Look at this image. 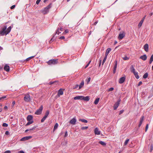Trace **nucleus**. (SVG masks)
<instances>
[{"label": "nucleus", "instance_id": "1", "mask_svg": "<svg viewBox=\"0 0 153 153\" xmlns=\"http://www.w3.org/2000/svg\"><path fill=\"white\" fill-rule=\"evenodd\" d=\"M7 28L6 26H4L2 30L0 31V35L4 36L5 35H6L10 32L11 29V26L9 27L7 29Z\"/></svg>", "mask_w": 153, "mask_h": 153}, {"label": "nucleus", "instance_id": "2", "mask_svg": "<svg viewBox=\"0 0 153 153\" xmlns=\"http://www.w3.org/2000/svg\"><path fill=\"white\" fill-rule=\"evenodd\" d=\"M52 3H51L46 7L44 8L41 10V12L44 14H46L48 13L49 11V9L51 7Z\"/></svg>", "mask_w": 153, "mask_h": 153}, {"label": "nucleus", "instance_id": "3", "mask_svg": "<svg viewBox=\"0 0 153 153\" xmlns=\"http://www.w3.org/2000/svg\"><path fill=\"white\" fill-rule=\"evenodd\" d=\"M27 120L28 122L26 124V126H27L32 124L33 121V117L31 115H29L27 118Z\"/></svg>", "mask_w": 153, "mask_h": 153}, {"label": "nucleus", "instance_id": "4", "mask_svg": "<svg viewBox=\"0 0 153 153\" xmlns=\"http://www.w3.org/2000/svg\"><path fill=\"white\" fill-rule=\"evenodd\" d=\"M58 62V59H53L49 60L48 63L49 65H55Z\"/></svg>", "mask_w": 153, "mask_h": 153}, {"label": "nucleus", "instance_id": "5", "mask_svg": "<svg viewBox=\"0 0 153 153\" xmlns=\"http://www.w3.org/2000/svg\"><path fill=\"white\" fill-rule=\"evenodd\" d=\"M61 24L59 23L58 25V30H57L56 32V34H57L58 35H59V33H61V32H59V30L61 31H62L63 30V28L62 27H61V26H60Z\"/></svg>", "mask_w": 153, "mask_h": 153}, {"label": "nucleus", "instance_id": "6", "mask_svg": "<svg viewBox=\"0 0 153 153\" xmlns=\"http://www.w3.org/2000/svg\"><path fill=\"white\" fill-rule=\"evenodd\" d=\"M43 110V106H41L35 112V114L37 115H39L41 114Z\"/></svg>", "mask_w": 153, "mask_h": 153}, {"label": "nucleus", "instance_id": "7", "mask_svg": "<svg viewBox=\"0 0 153 153\" xmlns=\"http://www.w3.org/2000/svg\"><path fill=\"white\" fill-rule=\"evenodd\" d=\"M24 100L26 102H29L30 100L29 95L28 94L26 95L24 97Z\"/></svg>", "mask_w": 153, "mask_h": 153}, {"label": "nucleus", "instance_id": "8", "mask_svg": "<svg viewBox=\"0 0 153 153\" xmlns=\"http://www.w3.org/2000/svg\"><path fill=\"white\" fill-rule=\"evenodd\" d=\"M120 100H118L116 102L115 104H114V110H116L117 109V108H118V107L119 105V104H120Z\"/></svg>", "mask_w": 153, "mask_h": 153}, {"label": "nucleus", "instance_id": "9", "mask_svg": "<svg viewBox=\"0 0 153 153\" xmlns=\"http://www.w3.org/2000/svg\"><path fill=\"white\" fill-rule=\"evenodd\" d=\"M32 137L31 136H28L25 137H24L21 139L20 140L21 141H25L26 140H27L31 138Z\"/></svg>", "mask_w": 153, "mask_h": 153}, {"label": "nucleus", "instance_id": "10", "mask_svg": "<svg viewBox=\"0 0 153 153\" xmlns=\"http://www.w3.org/2000/svg\"><path fill=\"white\" fill-rule=\"evenodd\" d=\"M125 34L124 32L122 33H120L118 37V39L119 40L122 39L125 36Z\"/></svg>", "mask_w": 153, "mask_h": 153}, {"label": "nucleus", "instance_id": "11", "mask_svg": "<svg viewBox=\"0 0 153 153\" xmlns=\"http://www.w3.org/2000/svg\"><path fill=\"white\" fill-rule=\"evenodd\" d=\"M76 122V117H74L70 121V123L73 125H74L75 124Z\"/></svg>", "mask_w": 153, "mask_h": 153}, {"label": "nucleus", "instance_id": "12", "mask_svg": "<svg viewBox=\"0 0 153 153\" xmlns=\"http://www.w3.org/2000/svg\"><path fill=\"white\" fill-rule=\"evenodd\" d=\"M126 79V77L125 76L121 77L120 78L119 81V82L120 84H122L124 82Z\"/></svg>", "mask_w": 153, "mask_h": 153}, {"label": "nucleus", "instance_id": "13", "mask_svg": "<svg viewBox=\"0 0 153 153\" xmlns=\"http://www.w3.org/2000/svg\"><path fill=\"white\" fill-rule=\"evenodd\" d=\"M94 134H95L99 135L100 134V131L97 128H96L94 130Z\"/></svg>", "mask_w": 153, "mask_h": 153}, {"label": "nucleus", "instance_id": "14", "mask_svg": "<svg viewBox=\"0 0 153 153\" xmlns=\"http://www.w3.org/2000/svg\"><path fill=\"white\" fill-rule=\"evenodd\" d=\"M90 99L89 97V96L84 97L82 96V100L84 101H88Z\"/></svg>", "mask_w": 153, "mask_h": 153}, {"label": "nucleus", "instance_id": "15", "mask_svg": "<svg viewBox=\"0 0 153 153\" xmlns=\"http://www.w3.org/2000/svg\"><path fill=\"white\" fill-rule=\"evenodd\" d=\"M144 117L143 116H142L140 118V123L138 125L139 127H140L141 126V124H142L144 120Z\"/></svg>", "mask_w": 153, "mask_h": 153}, {"label": "nucleus", "instance_id": "16", "mask_svg": "<svg viewBox=\"0 0 153 153\" xmlns=\"http://www.w3.org/2000/svg\"><path fill=\"white\" fill-rule=\"evenodd\" d=\"M144 48L145 51L147 52L149 50V45L147 44H145L144 46Z\"/></svg>", "mask_w": 153, "mask_h": 153}, {"label": "nucleus", "instance_id": "17", "mask_svg": "<svg viewBox=\"0 0 153 153\" xmlns=\"http://www.w3.org/2000/svg\"><path fill=\"white\" fill-rule=\"evenodd\" d=\"M140 58L143 61H145L147 59V57L146 54H144L143 56H141L140 57Z\"/></svg>", "mask_w": 153, "mask_h": 153}, {"label": "nucleus", "instance_id": "18", "mask_svg": "<svg viewBox=\"0 0 153 153\" xmlns=\"http://www.w3.org/2000/svg\"><path fill=\"white\" fill-rule=\"evenodd\" d=\"M4 69L7 72H9L10 70V67L7 65H5L4 67Z\"/></svg>", "mask_w": 153, "mask_h": 153}, {"label": "nucleus", "instance_id": "19", "mask_svg": "<svg viewBox=\"0 0 153 153\" xmlns=\"http://www.w3.org/2000/svg\"><path fill=\"white\" fill-rule=\"evenodd\" d=\"M130 70L134 74L135 73H136V72L135 71V69L134 68V66L133 65H131L130 67Z\"/></svg>", "mask_w": 153, "mask_h": 153}, {"label": "nucleus", "instance_id": "20", "mask_svg": "<svg viewBox=\"0 0 153 153\" xmlns=\"http://www.w3.org/2000/svg\"><path fill=\"white\" fill-rule=\"evenodd\" d=\"M82 96H76L74 98V99L75 100H82Z\"/></svg>", "mask_w": 153, "mask_h": 153}, {"label": "nucleus", "instance_id": "21", "mask_svg": "<svg viewBox=\"0 0 153 153\" xmlns=\"http://www.w3.org/2000/svg\"><path fill=\"white\" fill-rule=\"evenodd\" d=\"M111 51V49L110 48H108L106 51L105 53V56H107L108 55V53H109V52Z\"/></svg>", "mask_w": 153, "mask_h": 153}, {"label": "nucleus", "instance_id": "22", "mask_svg": "<svg viewBox=\"0 0 153 153\" xmlns=\"http://www.w3.org/2000/svg\"><path fill=\"white\" fill-rule=\"evenodd\" d=\"M36 126H34L32 128H31L27 129L25 131V132H26L28 131H31L34 129L35 128H36Z\"/></svg>", "mask_w": 153, "mask_h": 153}, {"label": "nucleus", "instance_id": "23", "mask_svg": "<svg viewBox=\"0 0 153 153\" xmlns=\"http://www.w3.org/2000/svg\"><path fill=\"white\" fill-rule=\"evenodd\" d=\"M84 82L83 81H82L80 83L79 86V89H81L84 85Z\"/></svg>", "mask_w": 153, "mask_h": 153}, {"label": "nucleus", "instance_id": "24", "mask_svg": "<svg viewBox=\"0 0 153 153\" xmlns=\"http://www.w3.org/2000/svg\"><path fill=\"white\" fill-rule=\"evenodd\" d=\"M63 91L61 89H60L58 92V95H62L63 94Z\"/></svg>", "mask_w": 153, "mask_h": 153}, {"label": "nucleus", "instance_id": "25", "mask_svg": "<svg viewBox=\"0 0 153 153\" xmlns=\"http://www.w3.org/2000/svg\"><path fill=\"white\" fill-rule=\"evenodd\" d=\"M100 100V98H97L95 100L94 103L95 105H97L98 104L99 101Z\"/></svg>", "mask_w": 153, "mask_h": 153}, {"label": "nucleus", "instance_id": "26", "mask_svg": "<svg viewBox=\"0 0 153 153\" xmlns=\"http://www.w3.org/2000/svg\"><path fill=\"white\" fill-rule=\"evenodd\" d=\"M99 143L103 146H105L106 145V143L105 142L102 141H100L99 142Z\"/></svg>", "mask_w": 153, "mask_h": 153}, {"label": "nucleus", "instance_id": "27", "mask_svg": "<svg viewBox=\"0 0 153 153\" xmlns=\"http://www.w3.org/2000/svg\"><path fill=\"white\" fill-rule=\"evenodd\" d=\"M79 121H81L82 122L84 123H87L88 122L87 120L84 119H79Z\"/></svg>", "mask_w": 153, "mask_h": 153}, {"label": "nucleus", "instance_id": "28", "mask_svg": "<svg viewBox=\"0 0 153 153\" xmlns=\"http://www.w3.org/2000/svg\"><path fill=\"white\" fill-rule=\"evenodd\" d=\"M134 74L136 78L137 79H138L139 78V76L138 75V73L137 72L136 73H135Z\"/></svg>", "mask_w": 153, "mask_h": 153}, {"label": "nucleus", "instance_id": "29", "mask_svg": "<svg viewBox=\"0 0 153 153\" xmlns=\"http://www.w3.org/2000/svg\"><path fill=\"white\" fill-rule=\"evenodd\" d=\"M153 61V54H152L150 58V61L149 62V63L150 64H151L152 62Z\"/></svg>", "mask_w": 153, "mask_h": 153}, {"label": "nucleus", "instance_id": "30", "mask_svg": "<svg viewBox=\"0 0 153 153\" xmlns=\"http://www.w3.org/2000/svg\"><path fill=\"white\" fill-rule=\"evenodd\" d=\"M7 97L6 96H4L0 97V101H2L5 100V99Z\"/></svg>", "mask_w": 153, "mask_h": 153}, {"label": "nucleus", "instance_id": "31", "mask_svg": "<svg viewBox=\"0 0 153 153\" xmlns=\"http://www.w3.org/2000/svg\"><path fill=\"white\" fill-rule=\"evenodd\" d=\"M117 65V61L115 60L114 65V69H116Z\"/></svg>", "mask_w": 153, "mask_h": 153}, {"label": "nucleus", "instance_id": "32", "mask_svg": "<svg viewBox=\"0 0 153 153\" xmlns=\"http://www.w3.org/2000/svg\"><path fill=\"white\" fill-rule=\"evenodd\" d=\"M58 124L57 123H56L54 126V128H53V130H56L58 128Z\"/></svg>", "mask_w": 153, "mask_h": 153}, {"label": "nucleus", "instance_id": "33", "mask_svg": "<svg viewBox=\"0 0 153 153\" xmlns=\"http://www.w3.org/2000/svg\"><path fill=\"white\" fill-rule=\"evenodd\" d=\"M148 76V74L147 73H145L143 76V78L144 79H146Z\"/></svg>", "mask_w": 153, "mask_h": 153}, {"label": "nucleus", "instance_id": "34", "mask_svg": "<svg viewBox=\"0 0 153 153\" xmlns=\"http://www.w3.org/2000/svg\"><path fill=\"white\" fill-rule=\"evenodd\" d=\"M47 117L44 116V117L41 119V122L42 123L43 122Z\"/></svg>", "mask_w": 153, "mask_h": 153}, {"label": "nucleus", "instance_id": "35", "mask_svg": "<svg viewBox=\"0 0 153 153\" xmlns=\"http://www.w3.org/2000/svg\"><path fill=\"white\" fill-rule=\"evenodd\" d=\"M143 22L142 21H141L140 22H139V23L138 25V26L139 28L141 26L143 23Z\"/></svg>", "mask_w": 153, "mask_h": 153}, {"label": "nucleus", "instance_id": "36", "mask_svg": "<svg viewBox=\"0 0 153 153\" xmlns=\"http://www.w3.org/2000/svg\"><path fill=\"white\" fill-rule=\"evenodd\" d=\"M107 56H105L102 62V65H103V64H104V63H105V61H106V59H107Z\"/></svg>", "mask_w": 153, "mask_h": 153}, {"label": "nucleus", "instance_id": "37", "mask_svg": "<svg viewBox=\"0 0 153 153\" xmlns=\"http://www.w3.org/2000/svg\"><path fill=\"white\" fill-rule=\"evenodd\" d=\"M129 141V139H126L124 143V145H125V146L126 145L128 144Z\"/></svg>", "mask_w": 153, "mask_h": 153}, {"label": "nucleus", "instance_id": "38", "mask_svg": "<svg viewBox=\"0 0 153 153\" xmlns=\"http://www.w3.org/2000/svg\"><path fill=\"white\" fill-rule=\"evenodd\" d=\"M49 111H47L45 113V116L47 117L49 114Z\"/></svg>", "mask_w": 153, "mask_h": 153}, {"label": "nucleus", "instance_id": "39", "mask_svg": "<svg viewBox=\"0 0 153 153\" xmlns=\"http://www.w3.org/2000/svg\"><path fill=\"white\" fill-rule=\"evenodd\" d=\"M35 57V56H31L30 57H29L28 58H27L26 59V61H28L29 60H30V59H32V58H33V57Z\"/></svg>", "mask_w": 153, "mask_h": 153}, {"label": "nucleus", "instance_id": "40", "mask_svg": "<svg viewBox=\"0 0 153 153\" xmlns=\"http://www.w3.org/2000/svg\"><path fill=\"white\" fill-rule=\"evenodd\" d=\"M88 128V126L83 127L81 128V129L82 130H85Z\"/></svg>", "mask_w": 153, "mask_h": 153}, {"label": "nucleus", "instance_id": "41", "mask_svg": "<svg viewBox=\"0 0 153 153\" xmlns=\"http://www.w3.org/2000/svg\"><path fill=\"white\" fill-rule=\"evenodd\" d=\"M123 59L124 60H127L129 59V58L127 56H125V57H123Z\"/></svg>", "mask_w": 153, "mask_h": 153}, {"label": "nucleus", "instance_id": "42", "mask_svg": "<svg viewBox=\"0 0 153 153\" xmlns=\"http://www.w3.org/2000/svg\"><path fill=\"white\" fill-rule=\"evenodd\" d=\"M8 126V124L6 123H4L2 124V126H3L4 127H7Z\"/></svg>", "mask_w": 153, "mask_h": 153}, {"label": "nucleus", "instance_id": "43", "mask_svg": "<svg viewBox=\"0 0 153 153\" xmlns=\"http://www.w3.org/2000/svg\"><path fill=\"white\" fill-rule=\"evenodd\" d=\"M91 60H90L89 61V62H88V63L87 64V65L85 66V68H87L88 66L89 65V64H90V63H91Z\"/></svg>", "mask_w": 153, "mask_h": 153}, {"label": "nucleus", "instance_id": "44", "mask_svg": "<svg viewBox=\"0 0 153 153\" xmlns=\"http://www.w3.org/2000/svg\"><path fill=\"white\" fill-rule=\"evenodd\" d=\"M114 88L113 87H111L108 90V91H113L114 90Z\"/></svg>", "mask_w": 153, "mask_h": 153}, {"label": "nucleus", "instance_id": "45", "mask_svg": "<svg viewBox=\"0 0 153 153\" xmlns=\"http://www.w3.org/2000/svg\"><path fill=\"white\" fill-rule=\"evenodd\" d=\"M91 78L90 77H89L87 81V83L88 84L89 82H90L91 80Z\"/></svg>", "mask_w": 153, "mask_h": 153}, {"label": "nucleus", "instance_id": "46", "mask_svg": "<svg viewBox=\"0 0 153 153\" xmlns=\"http://www.w3.org/2000/svg\"><path fill=\"white\" fill-rule=\"evenodd\" d=\"M148 128V124H147L146 125V128H145V131H146Z\"/></svg>", "mask_w": 153, "mask_h": 153}, {"label": "nucleus", "instance_id": "47", "mask_svg": "<svg viewBox=\"0 0 153 153\" xmlns=\"http://www.w3.org/2000/svg\"><path fill=\"white\" fill-rule=\"evenodd\" d=\"M41 0H37L36 1V3L37 4H38Z\"/></svg>", "mask_w": 153, "mask_h": 153}, {"label": "nucleus", "instance_id": "48", "mask_svg": "<svg viewBox=\"0 0 153 153\" xmlns=\"http://www.w3.org/2000/svg\"><path fill=\"white\" fill-rule=\"evenodd\" d=\"M68 132L67 131H66L65 132V137H66L68 136Z\"/></svg>", "mask_w": 153, "mask_h": 153}, {"label": "nucleus", "instance_id": "49", "mask_svg": "<svg viewBox=\"0 0 153 153\" xmlns=\"http://www.w3.org/2000/svg\"><path fill=\"white\" fill-rule=\"evenodd\" d=\"M15 7V5H12L10 7V9H14Z\"/></svg>", "mask_w": 153, "mask_h": 153}, {"label": "nucleus", "instance_id": "50", "mask_svg": "<svg viewBox=\"0 0 153 153\" xmlns=\"http://www.w3.org/2000/svg\"><path fill=\"white\" fill-rule=\"evenodd\" d=\"M68 31H69L68 30V29H66L65 30V32H64L63 33H68Z\"/></svg>", "mask_w": 153, "mask_h": 153}, {"label": "nucleus", "instance_id": "51", "mask_svg": "<svg viewBox=\"0 0 153 153\" xmlns=\"http://www.w3.org/2000/svg\"><path fill=\"white\" fill-rule=\"evenodd\" d=\"M123 111H124V110H123L120 111V112L119 113V114L120 115L121 114H122L123 113Z\"/></svg>", "mask_w": 153, "mask_h": 153}, {"label": "nucleus", "instance_id": "52", "mask_svg": "<svg viewBox=\"0 0 153 153\" xmlns=\"http://www.w3.org/2000/svg\"><path fill=\"white\" fill-rule=\"evenodd\" d=\"M79 86L78 85H76L74 87V89H76L78 88Z\"/></svg>", "mask_w": 153, "mask_h": 153}, {"label": "nucleus", "instance_id": "53", "mask_svg": "<svg viewBox=\"0 0 153 153\" xmlns=\"http://www.w3.org/2000/svg\"><path fill=\"white\" fill-rule=\"evenodd\" d=\"M11 153V152L9 150L6 151L4 152V153Z\"/></svg>", "mask_w": 153, "mask_h": 153}, {"label": "nucleus", "instance_id": "54", "mask_svg": "<svg viewBox=\"0 0 153 153\" xmlns=\"http://www.w3.org/2000/svg\"><path fill=\"white\" fill-rule=\"evenodd\" d=\"M65 37L64 36H61L59 38V39H65Z\"/></svg>", "mask_w": 153, "mask_h": 153}, {"label": "nucleus", "instance_id": "55", "mask_svg": "<svg viewBox=\"0 0 153 153\" xmlns=\"http://www.w3.org/2000/svg\"><path fill=\"white\" fill-rule=\"evenodd\" d=\"M142 84V82L141 81L138 84V86H140Z\"/></svg>", "mask_w": 153, "mask_h": 153}, {"label": "nucleus", "instance_id": "56", "mask_svg": "<svg viewBox=\"0 0 153 153\" xmlns=\"http://www.w3.org/2000/svg\"><path fill=\"white\" fill-rule=\"evenodd\" d=\"M5 134L6 135H8L9 134V132L8 131H6L5 132Z\"/></svg>", "mask_w": 153, "mask_h": 153}, {"label": "nucleus", "instance_id": "57", "mask_svg": "<svg viewBox=\"0 0 153 153\" xmlns=\"http://www.w3.org/2000/svg\"><path fill=\"white\" fill-rule=\"evenodd\" d=\"M4 109L5 110H7V107L6 106H5L4 108Z\"/></svg>", "mask_w": 153, "mask_h": 153}, {"label": "nucleus", "instance_id": "58", "mask_svg": "<svg viewBox=\"0 0 153 153\" xmlns=\"http://www.w3.org/2000/svg\"><path fill=\"white\" fill-rule=\"evenodd\" d=\"M145 17H146V16H145L144 17L143 19H142V20H141V21H142L143 22L144 21V20L145 18Z\"/></svg>", "mask_w": 153, "mask_h": 153}, {"label": "nucleus", "instance_id": "59", "mask_svg": "<svg viewBox=\"0 0 153 153\" xmlns=\"http://www.w3.org/2000/svg\"><path fill=\"white\" fill-rule=\"evenodd\" d=\"M15 104V101H13L12 102V105H13V106Z\"/></svg>", "mask_w": 153, "mask_h": 153}, {"label": "nucleus", "instance_id": "60", "mask_svg": "<svg viewBox=\"0 0 153 153\" xmlns=\"http://www.w3.org/2000/svg\"><path fill=\"white\" fill-rule=\"evenodd\" d=\"M54 82H49V84L50 85H51V84H53L54 83Z\"/></svg>", "mask_w": 153, "mask_h": 153}, {"label": "nucleus", "instance_id": "61", "mask_svg": "<svg viewBox=\"0 0 153 153\" xmlns=\"http://www.w3.org/2000/svg\"><path fill=\"white\" fill-rule=\"evenodd\" d=\"M102 62V60H100V63H99V66H100Z\"/></svg>", "mask_w": 153, "mask_h": 153}, {"label": "nucleus", "instance_id": "62", "mask_svg": "<svg viewBox=\"0 0 153 153\" xmlns=\"http://www.w3.org/2000/svg\"><path fill=\"white\" fill-rule=\"evenodd\" d=\"M19 153H25V152H24L23 151H19Z\"/></svg>", "mask_w": 153, "mask_h": 153}, {"label": "nucleus", "instance_id": "63", "mask_svg": "<svg viewBox=\"0 0 153 153\" xmlns=\"http://www.w3.org/2000/svg\"><path fill=\"white\" fill-rule=\"evenodd\" d=\"M116 70V69H114V70H113V73H115Z\"/></svg>", "mask_w": 153, "mask_h": 153}, {"label": "nucleus", "instance_id": "64", "mask_svg": "<svg viewBox=\"0 0 153 153\" xmlns=\"http://www.w3.org/2000/svg\"><path fill=\"white\" fill-rule=\"evenodd\" d=\"M3 49V48L2 47L0 46V50H2Z\"/></svg>", "mask_w": 153, "mask_h": 153}]
</instances>
